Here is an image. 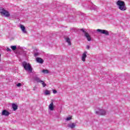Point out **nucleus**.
Instances as JSON below:
<instances>
[{"instance_id":"obj_14","label":"nucleus","mask_w":130,"mask_h":130,"mask_svg":"<svg viewBox=\"0 0 130 130\" xmlns=\"http://www.w3.org/2000/svg\"><path fill=\"white\" fill-rule=\"evenodd\" d=\"M36 60L37 62H39L40 63H43V59L41 58H37Z\"/></svg>"},{"instance_id":"obj_17","label":"nucleus","mask_w":130,"mask_h":130,"mask_svg":"<svg viewBox=\"0 0 130 130\" xmlns=\"http://www.w3.org/2000/svg\"><path fill=\"white\" fill-rule=\"evenodd\" d=\"M42 73H43V74H49V71L47 70H43L42 71Z\"/></svg>"},{"instance_id":"obj_4","label":"nucleus","mask_w":130,"mask_h":130,"mask_svg":"<svg viewBox=\"0 0 130 130\" xmlns=\"http://www.w3.org/2000/svg\"><path fill=\"white\" fill-rule=\"evenodd\" d=\"M95 113L98 115H106L107 114V111H105V110L100 109L98 111H96Z\"/></svg>"},{"instance_id":"obj_16","label":"nucleus","mask_w":130,"mask_h":130,"mask_svg":"<svg viewBox=\"0 0 130 130\" xmlns=\"http://www.w3.org/2000/svg\"><path fill=\"white\" fill-rule=\"evenodd\" d=\"M45 95H50V90H46L44 92Z\"/></svg>"},{"instance_id":"obj_18","label":"nucleus","mask_w":130,"mask_h":130,"mask_svg":"<svg viewBox=\"0 0 130 130\" xmlns=\"http://www.w3.org/2000/svg\"><path fill=\"white\" fill-rule=\"evenodd\" d=\"M40 83H41L43 87H46V83H45V82H44L42 80Z\"/></svg>"},{"instance_id":"obj_3","label":"nucleus","mask_w":130,"mask_h":130,"mask_svg":"<svg viewBox=\"0 0 130 130\" xmlns=\"http://www.w3.org/2000/svg\"><path fill=\"white\" fill-rule=\"evenodd\" d=\"M0 13L2 16H5L6 17H10V12L3 8H0Z\"/></svg>"},{"instance_id":"obj_26","label":"nucleus","mask_w":130,"mask_h":130,"mask_svg":"<svg viewBox=\"0 0 130 130\" xmlns=\"http://www.w3.org/2000/svg\"><path fill=\"white\" fill-rule=\"evenodd\" d=\"M35 56H38V53H36L34 54Z\"/></svg>"},{"instance_id":"obj_25","label":"nucleus","mask_w":130,"mask_h":130,"mask_svg":"<svg viewBox=\"0 0 130 130\" xmlns=\"http://www.w3.org/2000/svg\"><path fill=\"white\" fill-rule=\"evenodd\" d=\"M7 51H12V50L10 48H7Z\"/></svg>"},{"instance_id":"obj_20","label":"nucleus","mask_w":130,"mask_h":130,"mask_svg":"<svg viewBox=\"0 0 130 130\" xmlns=\"http://www.w3.org/2000/svg\"><path fill=\"white\" fill-rule=\"evenodd\" d=\"M71 119H72V116H69L66 119V120H67V121H70Z\"/></svg>"},{"instance_id":"obj_28","label":"nucleus","mask_w":130,"mask_h":130,"mask_svg":"<svg viewBox=\"0 0 130 130\" xmlns=\"http://www.w3.org/2000/svg\"><path fill=\"white\" fill-rule=\"evenodd\" d=\"M1 54H0V61H1Z\"/></svg>"},{"instance_id":"obj_10","label":"nucleus","mask_w":130,"mask_h":130,"mask_svg":"<svg viewBox=\"0 0 130 130\" xmlns=\"http://www.w3.org/2000/svg\"><path fill=\"white\" fill-rule=\"evenodd\" d=\"M20 29L22 31L23 33L26 34L27 33V31H26V28L25 26L22 24L20 25Z\"/></svg>"},{"instance_id":"obj_23","label":"nucleus","mask_w":130,"mask_h":130,"mask_svg":"<svg viewBox=\"0 0 130 130\" xmlns=\"http://www.w3.org/2000/svg\"><path fill=\"white\" fill-rule=\"evenodd\" d=\"M53 94H56L57 93V91L55 90H53Z\"/></svg>"},{"instance_id":"obj_12","label":"nucleus","mask_w":130,"mask_h":130,"mask_svg":"<svg viewBox=\"0 0 130 130\" xmlns=\"http://www.w3.org/2000/svg\"><path fill=\"white\" fill-rule=\"evenodd\" d=\"M34 79L35 80V81H36V82H37V83H40V82L42 81L41 80H40V78L37 76H35L34 77Z\"/></svg>"},{"instance_id":"obj_27","label":"nucleus","mask_w":130,"mask_h":130,"mask_svg":"<svg viewBox=\"0 0 130 130\" xmlns=\"http://www.w3.org/2000/svg\"><path fill=\"white\" fill-rule=\"evenodd\" d=\"M94 9H93V10H96V9H97V7H96V6H94Z\"/></svg>"},{"instance_id":"obj_9","label":"nucleus","mask_w":130,"mask_h":130,"mask_svg":"<svg viewBox=\"0 0 130 130\" xmlns=\"http://www.w3.org/2000/svg\"><path fill=\"white\" fill-rule=\"evenodd\" d=\"M2 115H4L5 116H9L11 114V113L6 110H4L2 111Z\"/></svg>"},{"instance_id":"obj_21","label":"nucleus","mask_w":130,"mask_h":130,"mask_svg":"<svg viewBox=\"0 0 130 130\" xmlns=\"http://www.w3.org/2000/svg\"><path fill=\"white\" fill-rule=\"evenodd\" d=\"M81 30L82 31V32H83V33H84V35H85V33H87V32H86V31H85V29H84V28H82V29H81Z\"/></svg>"},{"instance_id":"obj_1","label":"nucleus","mask_w":130,"mask_h":130,"mask_svg":"<svg viewBox=\"0 0 130 130\" xmlns=\"http://www.w3.org/2000/svg\"><path fill=\"white\" fill-rule=\"evenodd\" d=\"M116 5H117L118 9L120 10V11H122V12H124V11H126L127 8L125 6V3L121 0H118Z\"/></svg>"},{"instance_id":"obj_7","label":"nucleus","mask_w":130,"mask_h":130,"mask_svg":"<svg viewBox=\"0 0 130 130\" xmlns=\"http://www.w3.org/2000/svg\"><path fill=\"white\" fill-rule=\"evenodd\" d=\"M84 36L87 39V41H91L92 40V38L89 33L85 32Z\"/></svg>"},{"instance_id":"obj_8","label":"nucleus","mask_w":130,"mask_h":130,"mask_svg":"<svg viewBox=\"0 0 130 130\" xmlns=\"http://www.w3.org/2000/svg\"><path fill=\"white\" fill-rule=\"evenodd\" d=\"M48 109L50 111H53V110H54V105L53 104V102H51L50 104L49 105Z\"/></svg>"},{"instance_id":"obj_6","label":"nucleus","mask_w":130,"mask_h":130,"mask_svg":"<svg viewBox=\"0 0 130 130\" xmlns=\"http://www.w3.org/2000/svg\"><path fill=\"white\" fill-rule=\"evenodd\" d=\"M87 53H88V52H87L86 51H84L81 57V60H82V61H86V58L87 57Z\"/></svg>"},{"instance_id":"obj_11","label":"nucleus","mask_w":130,"mask_h":130,"mask_svg":"<svg viewBox=\"0 0 130 130\" xmlns=\"http://www.w3.org/2000/svg\"><path fill=\"white\" fill-rule=\"evenodd\" d=\"M68 127H70V128H74L76 126V124L75 123H71L68 124Z\"/></svg>"},{"instance_id":"obj_19","label":"nucleus","mask_w":130,"mask_h":130,"mask_svg":"<svg viewBox=\"0 0 130 130\" xmlns=\"http://www.w3.org/2000/svg\"><path fill=\"white\" fill-rule=\"evenodd\" d=\"M11 49H12V50H16V49H17V46H11Z\"/></svg>"},{"instance_id":"obj_22","label":"nucleus","mask_w":130,"mask_h":130,"mask_svg":"<svg viewBox=\"0 0 130 130\" xmlns=\"http://www.w3.org/2000/svg\"><path fill=\"white\" fill-rule=\"evenodd\" d=\"M16 86H17V87H21V86H22V84H21V83H18V84L16 85Z\"/></svg>"},{"instance_id":"obj_2","label":"nucleus","mask_w":130,"mask_h":130,"mask_svg":"<svg viewBox=\"0 0 130 130\" xmlns=\"http://www.w3.org/2000/svg\"><path fill=\"white\" fill-rule=\"evenodd\" d=\"M22 66L24 67V69L26 71H27L30 73H32V69L31 67V65H30L29 63H27L26 62L24 61L22 62Z\"/></svg>"},{"instance_id":"obj_24","label":"nucleus","mask_w":130,"mask_h":130,"mask_svg":"<svg viewBox=\"0 0 130 130\" xmlns=\"http://www.w3.org/2000/svg\"><path fill=\"white\" fill-rule=\"evenodd\" d=\"M86 49H90V46L89 45L86 46Z\"/></svg>"},{"instance_id":"obj_15","label":"nucleus","mask_w":130,"mask_h":130,"mask_svg":"<svg viewBox=\"0 0 130 130\" xmlns=\"http://www.w3.org/2000/svg\"><path fill=\"white\" fill-rule=\"evenodd\" d=\"M66 42H68L69 45H71V40L70 39V38H66Z\"/></svg>"},{"instance_id":"obj_5","label":"nucleus","mask_w":130,"mask_h":130,"mask_svg":"<svg viewBox=\"0 0 130 130\" xmlns=\"http://www.w3.org/2000/svg\"><path fill=\"white\" fill-rule=\"evenodd\" d=\"M96 31L98 32H100L101 34H104L105 35H106V36H108L109 35V32L108 30L105 29H98Z\"/></svg>"},{"instance_id":"obj_13","label":"nucleus","mask_w":130,"mask_h":130,"mask_svg":"<svg viewBox=\"0 0 130 130\" xmlns=\"http://www.w3.org/2000/svg\"><path fill=\"white\" fill-rule=\"evenodd\" d=\"M12 107L14 111H16L18 109V106L16 104H12Z\"/></svg>"}]
</instances>
